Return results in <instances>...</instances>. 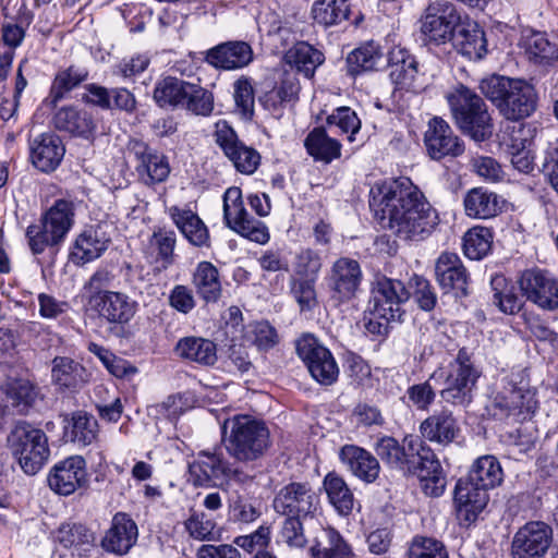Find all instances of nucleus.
Masks as SVG:
<instances>
[{"label":"nucleus","instance_id":"obj_1","mask_svg":"<svg viewBox=\"0 0 558 558\" xmlns=\"http://www.w3.org/2000/svg\"><path fill=\"white\" fill-rule=\"evenodd\" d=\"M371 194L375 216L402 241H424L439 225L437 210L409 178L384 182Z\"/></svg>","mask_w":558,"mask_h":558},{"label":"nucleus","instance_id":"obj_2","mask_svg":"<svg viewBox=\"0 0 558 558\" xmlns=\"http://www.w3.org/2000/svg\"><path fill=\"white\" fill-rule=\"evenodd\" d=\"M223 444L238 462L250 463L263 459L271 447L268 426L251 415H235L223 424Z\"/></svg>","mask_w":558,"mask_h":558},{"label":"nucleus","instance_id":"obj_3","mask_svg":"<svg viewBox=\"0 0 558 558\" xmlns=\"http://www.w3.org/2000/svg\"><path fill=\"white\" fill-rule=\"evenodd\" d=\"M478 87L507 120H523L536 110V90L523 80L492 75L483 78Z\"/></svg>","mask_w":558,"mask_h":558},{"label":"nucleus","instance_id":"obj_4","mask_svg":"<svg viewBox=\"0 0 558 558\" xmlns=\"http://www.w3.org/2000/svg\"><path fill=\"white\" fill-rule=\"evenodd\" d=\"M453 121L460 131L475 142L488 140L494 123L488 106L474 90L458 84L446 95Z\"/></svg>","mask_w":558,"mask_h":558},{"label":"nucleus","instance_id":"obj_5","mask_svg":"<svg viewBox=\"0 0 558 558\" xmlns=\"http://www.w3.org/2000/svg\"><path fill=\"white\" fill-rule=\"evenodd\" d=\"M74 204L66 199H57L41 216L39 223L27 227L25 236L34 255L48 251L54 257L74 223Z\"/></svg>","mask_w":558,"mask_h":558},{"label":"nucleus","instance_id":"obj_6","mask_svg":"<svg viewBox=\"0 0 558 558\" xmlns=\"http://www.w3.org/2000/svg\"><path fill=\"white\" fill-rule=\"evenodd\" d=\"M7 441L22 470L28 475L38 473L49 459L48 437L44 430L26 421L16 422Z\"/></svg>","mask_w":558,"mask_h":558},{"label":"nucleus","instance_id":"obj_7","mask_svg":"<svg viewBox=\"0 0 558 558\" xmlns=\"http://www.w3.org/2000/svg\"><path fill=\"white\" fill-rule=\"evenodd\" d=\"M482 375L475 364L474 353L463 347L449 363L445 388L440 390L441 399L452 405L465 407L472 402L473 391Z\"/></svg>","mask_w":558,"mask_h":558},{"label":"nucleus","instance_id":"obj_8","mask_svg":"<svg viewBox=\"0 0 558 558\" xmlns=\"http://www.w3.org/2000/svg\"><path fill=\"white\" fill-rule=\"evenodd\" d=\"M505 385L487 405L488 413L496 420L509 424L530 420L537 409L535 392L526 386L518 385L513 376L504 379Z\"/></svg>","mask_w":558,"mask_h":558},{"label":"nucleus","instance_id":"obj_9","mask_svg":"<svg viewBox=\"0 0 558 558\" xmlns=\"http://www.w3.org/2000/svg\"><path fill=\"white\" fill-rule=\"evenodd\" d=\"M250 478L248 474L225 458L221 449L202 450L189 463L187 481L195 487H213L222 481L245 483Z\"/></svg>","mask_w":558,"mask_h":558},{"label":"nucleus","instance_id":"obj_10","mask_svg":"<svg viewBox=\"0 0 558 558\" xmlns=\"http://www.w3.org/2000/svg\"><path fill=\"white\" fill-rule=\"evenodd\" d=\"M409 449L411 450L409 460L413 465H410L411 468L405 470L404 474L416 475L426 496H441L447 481L436 453L420 437H416L414 444L410 442Z\"/></svg>","mask_w":558,"mask_h":558},{"label":"nucleus","instance_id":"obj_11","mask_svg":"<svg viewBox=\"0 0 558 558\" xmlns=\"http://www.w3.org/2000/svg\"><path fill=\"white\" fill-rule=\"evenodd\" d=\"M299 357L311 376L320 385L330 386L339 377L338 364L328 348L313 335H303L295 342Z\"/></svg>","mask_w":558,"mask_h":558},{"label":"nucleus","instance_id":"obj_12","mask_svg":"<svg viewBox=\"0 0 558 558\" xmlns=\"http://www.w3.org/2000/svg\"><path fill=\"white\" fill-rule=\"evenodd\" d=\"M409 298L410 293L401 280L377 276L371 286L368 313L380 318L400 319L401 306Z\"/></svg>","mask_w":558,"mask_h":558},{"label":"nucleus","instance_id":"obj_13","mask_svg":"<svg viewBox=\"0 0 558 558\" xmlns=\"http://www.w3.org/2000/svg\"><path fill=\"white\" fill-rule=\"evenodd\" d=\"M223 218L226 225L240 235L260 244L268 242V228L246 211L239 187H230L226 191L223 195Z\"/></svg>","mask_w":558,"mask_h":558},{"label":"nucleus","instance_id":"obj_14","mask_svg":"<svg viewBox=\"0 0 558 558\" xmlns=\"http://www.w3.org/2000/svg\"><path fill=\"white\" fill-rule=\"evenodd\" d=\"M319 496L307 482H291L276 494L272 507L280 515L313 519L319 509Z\"/></svg>","mask_w":558,"mask_h":558},{"label":"nucleus","instance_id":"obj_15","mask_svg":"<svg viewBox=\"0 0 558 558\" xmlns=\"http://www.w3.org/2000/svg\"><path fill=\"white\" fill-rule=\"evenodd\" d=\"M128 149L135 158V171L141 183L150 187L167 181L171 167L165 154L140 138H131Z\"/></svg>","mask_w":558,"mask_h":558},{"label":"nucleus","instance_id":"obj_16","mask_svg":"<svg viewBox=\"0 0 558 558\" xmlns=\"http://www.w3.org/2000/svg\"><path fill=\"white\" fill-rule=\"evenodd\" d=\"M362 280L363 271L357 260L338 258L326 277L330 300L337 305L352 301L360 291Z\"/></svg>","mask_w":558,"mask_h":558},{"label":"nucleus","instance_id":"obj_17","mask_svg":"<svg viewBox=\"0 0 558 558\" xmlns=\"http://www.w3.org/2000/svg\"><path fill=\"white\" fill-rule=\"evenodd\" d=\"M216 143L234 168L243 174H252L260 162V155L252 147L242 143L235 131L227 122L216 124Z\"/></svg>","mask_w":558,"mask_h":558},{"label":"nucleus","instance_id":"obj_18","mask_svg":"<svg viewBox=\"0 0 558 558\" xmlns=\"http://www.w3.org/2000/svg\"><path fill=\"white\" fill-rule=\"evenodd\" d=\"M553 541L549 525L539 521L524 524L514 534L511 544L512 558H543Z\"/></svg>","mask_w":558,"mask_h":558},{"label":"nucleus","instance_id":"obj_19","mask_svg":"<svg viewBox=\"0 0 558 558\" xmlns=\"http://www.w3.org/2000/svg\"><path fill=\"white\" fill-rule=\"evenodd\" d=\"M435 275L444 293H452L456 299L469 295L471 276L458 254L442 252L436 260Z\"/></svg>","mask_w":558,"mask_h":558},{"label":"nucleus","instance_id":"obj_20","mask_svg":"<svg viewBox=\"0 0 558 558\" xmlns=\"http://www.w3.org/2000/svg\"><path fill=\"white\" fill-rule=\"evenodd\" d=\"M86 461L81 456H71L56 463L49 471L47 482L52 492L70 496L87 484Z\"/></svg>","mask_w":558,"mask_h":558},{"label":"nucleus","instance_id":"obj_21","mask_svg":"<svg viewBox=\"0 0 558 558\" xmlns=\"http://www.w3.org/2000/svg\"><path fill=\"white\" fill-rule=\"evenodd\" d=\"M424 143L428 156L434 160L445 157H459L464 153L463 141L454 134L449 123L440 117H434L427 124Z\"/></svg>","mask_w":558,"mask_h":558},{"label":"nucleus","instance_id":"obj_22","mask_svg":"<svg viewBox=\"0 0 558 558\" xmlns=\"http://www.w3.org/2000/svg\"><path fill=\"white\" fill-rule=\"evenodd\" d=\"M523 295L530 302L544 310H556L558 298V280L548 272L539 269H527L522 272L519 280Z\"/></svg>","mask_w":558,"mask_h":558},{"label":"nucleus","instance_id":"obj_23","mask_svg":"<svg viewBox=\"0 0 558 558\" xmlns=\"http://www.w3.org/2000/svg\"><path fill=\"white\" fill-rule=\"evenodd\" d=\"M489 500L488 490L475 485L470 478H460L454 488L457 518L461 524L475 522Z\"/></svg>","mask_w":558,"mask_h":558},{"label":"nucleus","instance_id":"obj_24","mask_svg":"<svg viewBox=\"0 0 558 558\" xmlns=\"http://www.w3.org/2000/svg\"><path fill=\"white\" fill-rule=\"evenodd\" d=\"M99 318L110 325H128L137 312V302L122 292L104 291L93 296Z\"/></svg>","mask_w":558,"mask_h":558},{"label":"nucleus","instance_id":"obj_25","mask_svg":"<svg viewBox=\"0 0 558 558\" xmlns=\"http://www.w3.org/2000/svg\"><path fill=\"white\" fill-rule=\"evenodd\" d=\"M390 69L389 77L396 86V90L416 92L418 76L422 74L420 63L414 54L401 47L392 48L387 57Z\"/></svg>","mask_w":558,"mask_h":558},{"label":"nucleus","instance_id":"obj_26","mask_svg":"<svg viewBox=\"0 0 558 558\" xmlns=\"http://www.w3.org/2000/svg\"><path fill=\"white\" fill-rule=\"evenodd\" d=\"M29 160L43 173L53 172L63 160L65 145L54 133H43L29 141Z\"/></svg>","mask_w":558,"mask_h":558},{"label":"nucleus","instance_id":"obj_27","mask_svg":"<svg viewBox=\"0 0 558 558\" xmlns=\"http://www.w3.org/2000/svg\"><path fill=\"white\" fill-rule=\"evenodd\" d=\"M137 538L138 529L135 521L125 512H117L101 538L100 546L107 553L124 556L136 544Z\"/></svg>","mask_w":558,"mask_h":558},{"label":"nucleus","instance_id":"obj_28","mask_svg":"<svg viewBox=\"0 0 558 558\" xmlns=\"http://www.w3.org/2000/svg\"><path fill=\"white\" fill-rule=\"evenodd\" d=\"M254 59L251 45L243 40H229L221 43L209 50L205 61L220 70L231 71L247 66Z\"/></svg>","mask_w":558,"mask_h":558},{"label":"nucleus","instance_id":"obj_29","mask_svg":"<svg viewBox=\"0 0 558 558\" xmlns=\"http://www.w3.org/2000/svg\"><path fill=\"white\" fill-rule=\"evenodd\" d=\"M52 124L58 131L74 137L94 141L96 136L97 124L93 114L73 105L59 108L52 117Z\"/></svg>","mask_w":558,"mask_h":558},{"label":"nucleus","instance_id":"obj_30","mask_svg":"<svg viewBox=\"0 0 558 558\" xmlns=\"http://www.w3.org/2000/svg\"><path fill=\"white\" fill-rule=\"evenodd\" d=\"M432 8H428L430 11ZM460 17L452 8H446L444 13L427 12L422 20L421 40L425 46H439L453 39L457 24Z\"/></svg>","mask_w":558,"mask_h":558},{"label":"nucleus","instance_id":"obj_31","mask_svg":"<svg viewBox=\"0 0 558 558\" xmlns=\"http://www.w3.org/2000/svg\"><path fill=\"white\" fill-rule=\"evenodd\" d=\"M420 433L424 439L441 446L452 444L460 434L457 418L448 409H441L427 416L420 424Z\"/></svg>","mask_w":558,"mask_h":558},{"label":"nucleus","instance_id":"obj_32","mask_svg":"<svg viewBox=\"0 0 558 558\" xmlns=\"http://www.w3.org/2000/svg\"><path fill=\"white\" fill-rule=\"evenodd\" d=\"M111 238L101 225L84 230L75 240L70 254L74 264H86L100 257L108 248Z\"/></svg>","mask_w":558,"mask_h":558},{"label":"nucleus","instance_id":"obj_33","mask_svg":"<svg viewBox=\"0 0 558 558\" xmlns=\"http://www.w3.org/2000/svg\"><path fill=\"white\" fill-rule=\"evenodd\" d=\"M339 458L354 476L365 483H374L379 476L380 464L377 458L362 447L344 445Z\"/></svg>","mask_w":558,"mask_h":558},{"label":"nucleus","instance_id":"obj_34","mask_svg":"<svg viewBox=\"0 0 558 558\" xmlns=\"http://www.w3.org/2000/svg\"><path fill=\"white\" fill-rule=\"evenodd\" d=\"M308 555L310 558H356L349 542L332 526L322 527V534L312 541Z\"/></svg>","mask_w":558,"mask_h":558},{"label":"nucleus","instance_id":"obj_35","mask_svg":"<svg viewBox=\"0 0 558 558\" xmlns=\"http://www.w3.org/2000/svg\"><path fill=\"white\" fill-rule=\"evenodd\" d=\"M452 44L461 54L471 60H480L487 52L485 33L475 22H458Z\"/></svg>","mask_w":558,"mask_h":558},{"label":"nucleus","instance_id":"obj_36","mask_svg":"<svg viewBox=\"0 0 558 558\" xmlns=\"http://www.w3.org/2000/svg\"><path fill=\"white\" fill-rule=\"evenodd\" d=\"M417 436H405L402 442H399L395 437L383 436L375 444V452L391 469H396L405 473L413 465L409 460L411 450L409 449L410 441L414 444Z\"/></svg>","mask_w":558,"mask_h":558},{"label":"nucleus","instance_id":"obj_37","mask_svg":"<svg viewBox=\"0 0 558 558\" xmlns=\"http://www.w3.org/2000/svg\"><path fill=\"white\" fill-rule=\"evenodd\" d=\"M196 294L206 304L217 303L222 295V283L218 268L210 262H199L192 275Z\"/></svg>","mask_w":558,"mask_h":558},{"label":"nucleus","instance_id":"obj_38","mask_svg":"<svg viewBox=\"0 0 558 558\" xmlns=\"http://www.w3.org/2000/svg\"><path fill=\"white\" fill-rule=\"evenodd\" d=\"M88 77L89 71L82 65L71 64L65 69L59 70L54 75L49 95L45 101L53 108L57 107L69 93L86 82Z\"/></svg>","mask_w":558,"mask_h":558},{"label":"nucleus","instance_id":"obj_39","mask_svg":"<svg viewBox=\"0 0 558 558\" xmlns=\"http://www.w3.org/2000/svg\"><path fill=\"white\" fill-rule=\"evenodd\" d=\"M174 352L183 360L204 366H210L217 362L216 343L202 337L181 338L174 347Z\"/></svg>","mask_w":558,"mask_h":558},{"label":"nucleus","instance_id":"obj_40","mask_svg":"<svg viewBox=\"0 0 558 558\" xmlns=\"http://www.w3.org/2000/svg\"><path fill=\"white\" fill-rule=\"evenodd\" d=\"M464 209L469 217L488 219L501 213L504 201L495 192L474 187L464 196Z\"/></svg>","mask_w":558,"mask_h":558},{"label":"nucleus","instance_id":"obj_41","mask_svg":"<svg viewBox=\"0 0 558 558\" xmlns=\"http://www.w3.org/2000/svg\"><path fill=\"white\" fill-rule=\"evenodd\" d=\"M170 216L185 239L195 246L209 245V232L201 218L191 209L177 206L170 208Z\"/></svg>","mask_w":558,"mask_h":558},{"label":"nucleus","instance_id":"obj_42","mask_svg":"<svg viewBox=\"0 0 558 558\" xmlns=\"http://www.w3.org/2000/svg\"><path fill=\"white\" fill-rule=\"evenodd\" d=\"M386 60L378 44L366 43L348 54V73L355 76L362 72L379 70L385 65Z\"/></svg>","mask_w":558,"mask_h":558},{"label":"nucleus","instance_id":"obj_43","mask_svg":"<svg viewBox=\"0 0 558 558\" xmlns=\"http://www.w3.org/2000/svg\"><path fill=\"white\" fill-rule=\"evenodd\" d=\"M64 434L70 441L85 447L96 440L98 435V423L96 418L83 411L72 413L65 417Z\"/></svg>","mask_w":558,"mask_h":558},{"label":"nucleus","instance_id":"obj_44","mask_svg":"<svg viewBox=\"0 0 558 558\" xmlns=\"http://www.w3.org/2000/svg\"><path fill=\"white\" fill-rule=\"evenodd\" d=\"M304 146L315 160L326 163L341 156V144L330 137L322 126L314 128L305 137Z\"/></svg>","mask_w":558,"mask_h":558},{"label":"nucleus","instance_id":"obj_45","mask_svg":"<svg viewBox=\"0 0 558 558\" xmlns=\"http://www.w3.org/2000/svg\"><path fill=\"white\" fill-rule=\"evenodd\" d=\"M286 61L304 74L305 77L314 76L316 69L324 62L323 52L306 41H298L284 56Z\"/></svg>","mask_w":558,"mask_h":558},{"label":"nucleus","instance_id":"obj_46","mask_svg":"<svg viewBox=\"0 0 558 558\" xmlns=\"http://www.w3.org/2000/svg\"><path fill=\"white\" fill-rule=\"evenodd\" d=\"M189 82L173 76L159 80L154 87L153 98L162 109L183 107Z\"/></svg>","mask_w":558,"mask_h":558},{"label":"nucleus","instance_id":"obj_47","mask_svg":"<svg viewBox=\"0 0 558 558\" xmlns=\"http://www.w3.org/2000/svg\"><path fill=\"white\" fill-rule=\"evenodd\" d=\"M466 477L489 490L501 484L504 472L497 458L486 454L474 461Z\"/></svg>","mask_w":558,"mask_h":558},{"label":"nucleus","instance_id":"obj_48","mask_svg":"<svg viewBox=\"0 0 558 558\" xmlns=\"http://www.w3.org/2000/svg\"><path fill=\"white\" fill-rule=\"evenodd\" d=\"M329 502L343 517L349 515L354 506V497L345 481L335 472L328 473L323 481Z\"/></svg>","mask_w":558,"mask_h":558},{"label":"nucleus","instance_id":"obj_49","mask_svg":"<svg viewBox=\"0 0 558 558\" xmlns=\"http://www.w3.org/2000/svg\"><path fill=\"white\" fill-rule=\"evenodd\" d=\"M525 53L531 62L542 66H554L558 63V46L550 43L541 32H533L525 38Z\"/></svg>","mask_w":558,"mask_h":558},{"label":"nucleus","instance_id":"obj_50","mask_svg":"<svg viewBox=\"0 0 558 558\" xmlns=\"http://www.w3.org/2000/svg\"><path fill=\"white\" fill-rule=\"evenodd\" d=\"M493 291L492 302L500 312L513 315L522 308V300L517 294L514 286L504 275H496L490 280Z\"/></svg>","mask_w":558,"mask_h":558},{"label":"nucleus","instance_id":"obj_51","mask_svg":"<svg viewBox=\"0 0 558 558\" xmlns=\"http://www.w3.org/2000/svg\"><path fill=\"white\" fill-rule=\"evenodd\" d=\"M351 0H316L312 7V15L316 23L325 27L347 21L350 15Z\"/></svg>","mask_w":558,"mask_h":558},{"label":"nucleus","instance_id":"obj_52","mask_svg":"<svg viewBox=\"0 0 558 558\" xmlns=\"http://www.w3.org/2000/svg\"><path fill=\"white\" fill-rule=\"evenodd\" d=\"M52 379L60 387L76 389L86 381V369L69 357L58 356L53 360Z\"/></svg>","mask_w":558,"mask_h":558},{"label":"nucleus","instance_id":"obj_53","mask_svg":"<svg viewBox=\"0 0 558 558\" xmlns=\"http://www.w3.org/2000/svg\"><path fill=\"white\" fill-rule=\"evenodd\" d=\"M262 515L260 507L251 497L235 494L229 499L228 519L235 524H248Z\"/></svg>","mask_w":558,"mask_h":558},{"label":"nucleus","instance_id":"obj_54","mask_svg":"<svg viewBox=\"0 0 558 558\" xmlns=\"http://www.w3.org/2000/svg\"><path fill=\"white\" fill-rule=\"evenodd\" d=\"M493 234L488 228L474 227L463 236L464 255L473 260H480L490 251Z\"/></svg>","mask_w":558,"mask_h":558},{"label":"nucleus","instance_id":"obj_55","mask_svg":"<svg viewBox=\"0 0 558 558\" xmlns=\"http://www.w3.org/2000/svg\"><path fill=\"white\" fill-rule=\"evenodd\" d=\"M187 87L183 107L195 116H210L214 110L213 93L190 82Z\"/></svg>","mask_w":558,"mask_h":558},{"label":"nucleus","instance_id":"obj_56","mask_svg":"<svg viewBox=\"0 0 558 558\" xmlns=\"http://www.w3.org/2000/svg\"><path fill=\"white\" fill-rule=\"evenodd\" d=\"M4 393L11 404L21 412L31 408L37 398L35 387L25 379L9 380L4 385Z\"/></svg>","mask_w":558,"mask_h":558},{"label":"nucleus","instance_id":"obj_57","mask_svg":"<svg viewBox=\"0 0 558 558\" xmlns=\"http://www.w3.org/2000/svg\"><path fill=\"white\" fill-rule=\"evenodd\" d=\"M434 381H436V372L433 373L425 381L408 387L405 397L408 398L409 403L416 410L428 411L435 402L437 388L434 385Z\"/></svg>","mask_w":558,"mask_h":558},{"label":"nucleus","instance_id":"obj_58","mask_svg":"<svg viewBox=\"0 0 558 558\" xmlns=\"http://www.w3.org/2000/svg\"><path fill=\"white\" fill-rule=\"evenodd\" d=\"M57 539L64 547L92 545L94 532L82 523L65 522L57 531Z\"/></svg>","mask_w":558,"mask_h":558},{"label":"nucleus","instance_id":"obj_59","mask_svg":"<svg viewBox=\"0 0 558 558\" xmlns=\"http://www.w3.org/2000/svg\"><path fill=\"white\" fill-rule=\"evenodd\" d=\"M175 241L174 231L165 229L155 231L149 239V247L157 253L156 260H160L165 269L174 262Z\"/></svg>","mask_w":558,"mask_h":558},{"label":"nucleus","instance_id":"obj_60","mask_svg":"<svg viewBox=\"0 0 558 558\" xmlns=\"http://www.w3.org/2000/svg\"><path fill=\"white\" fill-rule=\"evenodd\" d=\"M284 520L280 530V537L290 548L302 549L306 547L308 539L304 532L306 517L283 515Z\"/></svg>","mask_w":558,"mask_h":558},{"label":"nucleus","instance_id":"obj_61","mask_svg":"<svg viewBox=\"0 0 558 558\" xmlns=\"http://www.w3.org/2000/svg\"><path fill=\"white\" fill-rule=\"evenodd\" d=\"M217 523L205 512L193 511L184 522L189 535L196 541H214Z\"/></svg>","mask_w":558,"mask_h":558},{"label":"nucleus","instance_id":"obj_62","mask_svg":"<svg viewBox=\"0 0 558 558\" xmlns=\"http://www.w3.org/2000/svg\"><path fill=\"white\" fill-rule=\"evenodd\" d=\"M328 125L338 126L342 133H348V140L350 142L354 141V135L361 129V121L357 118L356 113L349 107H339L327 117Z\"/></svg>","mask_w":558,"mask_h":558},{"label":"nucleus","instance_id":"obj_63","mask_svg":"<svg viewBox=\"0 0 558 558\" xmlns=\"http://www.w3.org/2000/svg\"><path fill=\"white\" fill-rule=\"evenodd\" d=\"M410 558H448L444 544L437 539L416 536L409 549Z\"/></svg>","mask_w":558,"mask_h":558},{"label":"nucleus","instance_id":"obj_64","mask_svg":"<svg viewBox=\"0 0 558 558\" xmlns=\"http://www.w3.org/2000/svg\"><path fill=\"white\" fill-rule=\"evenodd\" d=\"M530 142L526 138H511L509 154L513 167L523 173H530L534 169V156L527 148Z\"/></svg>","mask_w":558,"mask_h":558}]
</instances>
